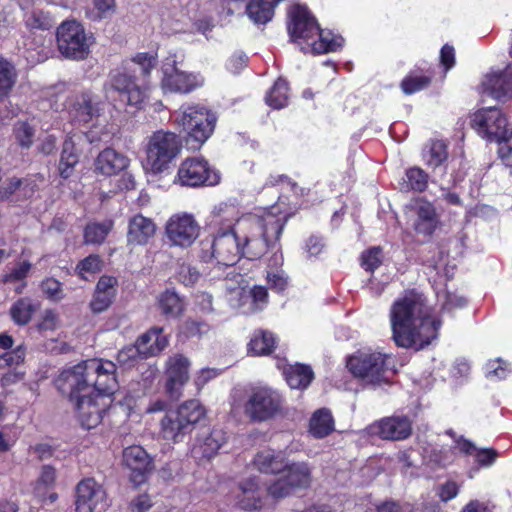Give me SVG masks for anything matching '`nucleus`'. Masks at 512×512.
Listing matches in <instances>:
<instances>
[{
    "instance_id": "1",
    "label": "nucleus",
    "mask_w": 512,
    "mask_h": 512,
    "mask_svg": "<svg viewBox=\"0 0 512 512\" xmlns=\"http://www.w3.org/2000/svg\"><path fill=\"white\" fill-rule=\"evenodd\" d=\"M393 340L398 347L416 351L437 337L440 321L430 316L425 298L415 290L406 291L390 311Z\"/></svg>"
},
{
    "instance_id": "2",
    "label": "nucleus",
    "mask_w": 512,
    "mask_h": 512,
    "mask_svg": "<svg viewBox=\"0 0 512 512\" xmlns=\"http://www.w3.org/2000/svg\"><path fill=\"white\" fill-rule=\"evenodd\" d=\"M115 373L116 364L112 361L91 359L62 371L55 385L60 393L74 395L75 391L81 390L109 401V396L118 387Z\"/></svg>"
},
{
    "instance_id": "3",
    "label": "nucleus",
    "mask_w": 512,
    "mask_h": 512,
    "mask_svg": "<svg viewBox=\"0 0 512 512\" xmlns=\"http://www.w3.org/2000/svg\"><path fill=\"white\" fill-rule=\"evenodd\" d=\"M157 63L154 54H136L122 71L111 75V88L119 93L121 101L138 107L146 97L149 77Z\"/></svg>"
},
{
    "instance_id": "4",
    "label": "nucleus",
    "mask_w": 512,
    "mask_h": 512,
    "mask_svg": "<svg viewBox=\"0 0 512 512\" xmlns=\"http://www.w3.org/2000/svg\"><path fill=\"white\" fill-rule=\"evenodd\" d=\"M205 416L206 410L198 400L185 401L176 409L166 411L160 421L162 436L174 443L182 442Z\"/></svg>"
},
{
    "instance_id": "5",
    "label": "nucleus",
    "mask_w": 512,
    "mask_h": 512,
    "mask_svg": "<svg viewBox=\"0 0 512 512\" xmlns=\"http://www.w3.org/2000/svg\"><path fill=\"white\" fill-rule=\"evenodd\" d=\"M217 116L202 105H191L183 109L178 123L186 132V145L199 150L214 132Z\"/></svg>"
},
{
    "instance_id": "6",
    "label": "nucleus",
    "mask_w": 512,
    "mask_h": 512,
    "mask_svg": "<svg viewBox=\"0 0 512 512\" xmlns=\"http://www.w3.org/2000/svg\"><path fill=\"white\" fill-rule=\"evenodd\" d=\"M284 399L270 387H255L248 394L244 414L250 421L261 423L273 419L282 412Z\"/></svg>"
},
{
    "instance_id": "7",
    "label": "nucleus",
    "mask_w": 512,
    "mask_h": 512,
    "mask_svg": "<svg viewBox=\"0 0 512 512\" xmlns=\"http://www.w3.org/2000/svg\"><path fill=\"white\" fill-rule=\"evenodd\" d=\"M181 147L182 140L175 133L163 130L154 132L147 145V163L152 172H163L180 153Z\"/></svg>"
},
{
    "instance_id": "8",
    "label": "nucleus",
    "mask_w": 512,
    "mask_h": 512,
    "mask_svg": "<svg viewBox=\"0 0 512 512\" xmlns=\"http://www.w3.org/2000/svg\"><path fill=\"white\" fill-rule=\"evenodd\" d=\"M280 474L266 488L267 494L276 500L288 497L297 490L308 488L312 481L311 469L304 462L291 464L286 462V467Z\"/></svg>"
},
{
    "instance_id": "9",
    "label": "nucleus",
    "mask_w": 512,
    "mask_h": 512,
    "mask_svg": "<svg viewBox=\"0 0 512 512\" xmlns=\"http://www.w3.org/2000/svg\"><path fill=\"white\" fill-rule=\"evenodd\" d=\"M57 45L60 53L74 60L85 59L93 42L92 35L75 20L65 21L57 28Z\"/></svg>"
},
{
    "instance_id": "10",
    "label": "nucleus",
    "mask_w": 512,
    "mask_h": 512,
    "mask_svg": "<svg viewBox=\"0 0 512 512\" xmlns=\"http://www.w3.org/2000/svg\"><path fill=\"white\" fill-rule=\"evenodd\" d=\"M61 394L66 396L73 404L79 423L88 430L97 427L101 423L103 415L110 405V401L105 397H99L81 390L75 391L74 395L70 393Z\"/></svg>"
},
{
    "instance_id": "11",
    "label": "nucleus",
    "mask_w": 512,
    "mask_h": 512,
    "mask_svg": "<svg viewBox=\"0 0 512 512\" xmlns=\"http://www.w3.org/2000/svg\"><path fill=\"white\" fill-rule=\"evenodd\" d=\"M387 356L380 352H358L347 360V368L366 383L376 384L387 381Z\"/></svg>"
},
{
    "instance_id": "12",
    "label": "nucleus",
    "mask_w": 512,
    "mask_h": 512,
    "mask_svg": "<svg viewBox=\"0 0 512 512\" xmlns=\"http://www.w3.org/2000/svg\"><path fill=\"white\" fill-rule=\"evenodd\" d=\"M470 125L479 135L490 142H497L499 147L509 138L511 132L507 129V119L496 107L481 109L474 113Z\"/></svg>"
},
{
    "instance_id": "13",
    "label": "nucleus",
    "mask_w": 512,
    "mask_h": 512,
    "mask_svg": "<svg viewBox=\"0 0 512 512\" xmlns=\"http://www.w3.org/2000/svg\"><path fill=\"white\" fill-rule=\"evenodd\" d=\"M180 185L188 187L214 186L219 183V173L203 158H187L178 169Z\"/></svg>"
},
{
    "instance_id": "14",
    "label": "nucleus",
    "mask_w": 512,
    "mask_h": 512,
    "mask_svg": "<svg viewBox=\"0 0 512 512\" xmlns=\"http://www.w3.org/2000/svg\"><path fill=\"white\" fill-rule=\"evenodd\" d=\"M200 227L191 214H175L165 226V234L171 245L186 248L199 236Z\"/></svg>"
},
{
    "instance_id": "15",
    "label": "nucleus",
    "mask_w": 512,
    "mask_h": 512,
    "mask_svg": "<svg viewBox=\"0 0 512 512\" xmlns=\"http://www.w3.org/2000/svg\"><path fill=\"white\" fill-rule=\"evenodd\" d=\"M77 512H103L108 507L107 496L102 485L93 478H86L76 486Z\"/></svg>"
},
{
    "instance_id": "16",
    "label": "nucleus",
    "mask_w": 512,
    "mask_h": 512,
    "mask_svg": "<svg viewBox=\"0 0 512 512\" xmlns=\"http://www.w3.org/2000/svg\"><path fill=\"white\" fill-rule=\"evenodd\" d=\"M240 247L239 232L232 228L227 229L219 232L210 243L211 257L218 264L232 266L241 257Z\"/></svg>"
},
{
    "instance_id": "17",
    "label": "nucleus",
    "mask_w": 512,
    "mask_h": 512,
    "mask_svg": "<svg viewBox=\"0 0 512 512\" xmlns=\"http://www.w3.org/2000/svg\"><path fill=\"white\" fill-rule=\"evenodd\" d=\"M190 361L182 354L170 356L165 365V391L167 395L178 400L183 386L189 380Z\"/></svg>"
},
{
    "instance_id": "18",
    "label": "nucleus",
    "mask_w": 512,
    "mask_h": 512,
    "mask_svg": "<svg viewBox=\"0 0 512 512\" xmlns=\"http://www.w3.org/2000/svg\"><path fill=\"white\" fill-rule=\"evenodd\" d=\"M288 15L290 18L288 32L293 42L303 40L308 43L310 39L314 38L319 30V25L306 6L294 5Z\"/></svg>"
},
{
    "instance_id": "19",
    "label": "nucleus",
    "mask_w": 512,
    "mask_h": 512,
    "mask_svg": "<svg viewBox=\"0 0 512 512\" xmlns=\"http://www.w3.org/2000/svg\"><path fill=\"white\" fill-rule=\"evenodd\" d=\"M102 110L101 101L91 91L75 95L68 107L71 122L79 125L92 122L100 116Z\"/></svg>"
},
{
    "instance_id": "20",
    "label": "nucleus",
    "mask_w": 512,
    "mask_h": 512,
    "mask_svg": "<svg viewBox=\"0 0 512 512\" xmlns=\"http://www.w3.org/2000/svg\"><path fill=\"white\" fill-rule=\"evenodd\" d=\"M162 87L170 92L189 93L198 83L196 76L187 74L177 67L175 56H169L163 63Z\"/></svg>"
},
{
    "instance_id": "21",
    "label": "nucleus",
    "mask_w": 512,
    "mask_h": 512,
    "mask_svg": "<svg viewBox=\"0 0 512 512\" xmlns=\"http://www.w3.org/2000/svg\"><path fill=\"white\" fill-rule=\"evenodd\" d=\"M372 435L384 440L401 441L412 433V423L407 416L385 417L369 426Z\"/></svg>"
},
{
    "instance_id": "22",
    "label": "nucleus",
    "mask_w": 512,
    "mask_h": 512,
    "mask_svg": "<svg viewBox=\"0 0 512 512\" xmlns=\"http://www.w3.org/2000/svg\"><path fill=\"white\" fill-rule=\"evenodd\" d=\"M123 463L131 471V481L140 485L154 469L153 459L138 445L129 446L123 451Z\"/></svg>"
},
{
    "instance_id": "23",
    "label": "nucleus",
    "mask_w": 512,
    "mask_h": 512,
    "mask_svg": "<svg viewBox=\"0 0 512 512\" xmlns=\"http://www.w3.org/2000/svg\"><path fill=\"white\" fill-rule=\"evenodd\" d=\"M288 218V214L275 215L267 212L262 216L252 217L249 221L254 226L255 232H259L270 247H276V244H280V236Z\"/></svg>"
},
{
    "instance_id": "24",
    "label": "nucleus",
    "mask_w": 512,
    "mask_h": 512,
    "mask_svg": "<svg viewBox=\"0 0 512 512\" xmlns=\"http://www.w3.org/2000/svg\"><path fill=\"white\" fill-rule=\"evenodd\" d=\"M239 226L242 228V233H239L241 256L255 260L268 252L270 244L259 232H255L249 219L241 222Z\"/></svg>"
},
{
    "instance_id": "25",
    "label": "nucleus",
    "mask_w": 512,
    "mask_h": 512,
    "mask_svg": "<svg viewBox=\"0 0 512 512\" xmlns=\"http://www.w3.org/2000/svg\"><path fill=\"white\" fill-rule=\"evenodd\" d=\"M423 156L426 165L431 169L432 181L442 185L448 166L447 144L442 140H432Z\"/></svg>"
},
{
    "instance_id": "26",
    "label": "nucleus",
    "mask_w": 512,
    "mask_h": 512,
    "mask_svg": "<svg viewBox=\"0 0 512 512\" xmlns=\"http://www.w3.org/2000/svg\"><path fill=\"white\" fill-rule=\"evenodd\" d=\"M130 159L114 148L103 149L94 160V172L103 176H113L126 170Z\"/></svg>"
},
{
    "instance_id": "27",
    "label": "nucleus",
    "mask_w": 512,
    "mask_h": 512,
    "mask_svg": "<svg viewBox=\"0 0 512 512\" xmlns=\"http://www.w3.org/2000/svg\"><path fill=\"white\" fill-rule=\"evenodd\" d=\"M156 224L151 218L137 214L130 218L127 229V244L145 245L156 233Z\"/></svg>"
},
{
    "instance_id": "28",
    "label": "nucleus",
    "mask_w": 512,
    "mask_h": 512,
    "mask_svg": "<svg viewBox=\"0 0 512 512\" xmlns=\"http://www.w3.org/2000/svg\"><path fill=\"white\" fill-rule=\"evenodd\" d=\"M484 93L498 101L505 102L512 98V71L505 70L488 75L483 82Z\"/></svg>"
},
{
    "instance_id": "29",
    "label": "nucleus",
    "mask_w": 512,
    "mask_h": 512,
    "mask_svg": "<svg viewBox=\"0 0 512 512\" xmlns=\"http://www.w3.org/2000/svg\"><path fill=\"white\" fill-rule=\"evenodd\" d=\"M116 278L103 275L96 284L93 298L89 304L93 313H102L107 310L116 295Z\"/></svg>"
},
{
    "instance_id": "30",
    "label": "nucleus",
    "mask_w": 512,
    "mask_h": 512,
    "mask_svg": "<svg viewBox=\"0 0 512 512\" xmlns=\"http://www.w3.org/2000/svg\"><path fill=\"white\" fill-rule=\"evenodd\" d=\"M227 439L228 435L223 428L214 427L208 435L200 440L199 445L192 449V454L199 460H209L218 453Z\"/></svg>"
},
{
    "instance_id": "31",
    "label": "nucleus",
    "mask_w": 512,
    "mask_h": 512,
    "mask_svg": "<svg viewBox=\"0 0 512 512\" xmlns=\"http://www.w3.org/2000/svg\"><path fill=\"white\" fill-rule=\"evenodd\" d=\"M235 497L236 505L243 510H259L263 506L262 493L255 478L240 483Z\"/></svg>"
},
{
    "instance_id": "32",
    "label": "nucleus",
    "mask_w": 512,
    "mask_h": 512,
    "mask_svg": "<svg viewBox=\"0 0 512 512\" xmlns=\"http://www.w3.org/2000/svg\"><path fill=\"white\" fill-rule=\"evenodd\" d=\"M39 309V301L30 297H21L10 306L9 316L15 325L26 326Z\"/></svg>"
},
{
    "instance_id": "33",
    "label": "nucleus",
    "mask_w": 512,
    "mask_h": 512,
    "mask_svg": "<svg viewBox=\"0 0 512 512\" xmlns=\"http://www.w3.org/2000/svg\"><path fill=\"white\" fill-rule=\"evenodd\" d=\"M79 158L80 155L77 152L73 138L66 137L62 144L58 164V171L61 178L68 179L73 174L75 166L79 163Z\"/></svg>"
},
{
    "instance_id": "34",
    "label": "nucleus",
    "mask_w": 512,
    "mask_h": 512,
    "mask_svg": "<svg viewBox=\"0 0 512 512\" xmlns=\"http://www.w3.org/2000/svg\"><path fill=\"white\" fill-rule=\"evenodd\" d=\"M254 466L262 473L280 474L286 467L285 458L271 450L257 453L253 460Z\"/></svg>"
},
{
    "instance_id": "35",
    "label": "nucleus",
    "mask_w": 512,
    "mask_h": 512,
    "mask_svg": "<svg viewBox=\"0 0 512 512\" xmlns=\"http://www.w3.org/2000/svg\"><path fill=\"white\" fill-rule=\"evenodd\" d=\"M334 430V419L330 410L321 408L315 411L309 422V432L317 439L328 436Z\"/></svg>"
},
{
    "instance_id": "36",
    "label": "nucleus",
    "mask_w": 512,
    "mask_h": 512,
    "mask_svg": "<svg viewBox=\"0 0 512 512\" xmlns=\"http://www.w3.org/2000/svg\"><path fill=\"white\" fill-rule=\"evenodd\" d=\"M158 303L161 313L169 318L180 317L185 309L184 300L170 289L160 294Z\"/></svg>"
},
{
    "instance_id": "37",
    "label": "nucleus",
    "mask_w": 512,
    "mask_h": 512,
    "mask_svg": "<svg viewBox=\"0 0 512 512\" xmlns=\"http://www.w3.org/2000/svg\"><path fill=\"white\" fill-rule=\"evenodd\" d=\"M286 381L293 389L307 388L314 378V372L309 365L295 364L285 371Z\"/></svg>"
},
{
    "instance_id": "38",
    "label": "nucleus",
    "mask_w": 512,
    "mask_h": 512,
    "mask_svg": "<svg viewBox=\"0 0 512 512\" xmlns=\"http://www.w3.org/2000/svg\"><path fill=\"white\" fill-rule=\"evenodd\" d=\"M15 65L8 59L0 56V101L9 95L17 81Z\"/></svg>"
},
{
    "instance_id": "39",
    "label": "nucleus",
    "mask_w": 512,
    "mask_h": 512,
    "mask_svg": "<svg viewBox=\"0 0 512 512\" xmlns=\"http://www.w3.org/2000/svg\"><path fill=\"white\" fill-rule=\"evenodd\" d=\"M113 228V221L88 223L84 229V241L86 244H101Z\"/></svg>"
},
{
    "instance_id": "40",
    "label": "nucleus",
    "mask_w": 512,
    "mask_h": 512,
    "mask_svg": "<svg viewBox=\"0 0 512 512\" xmlns=\"http://www.w3.org/2000/svg\"><path fill=\"white\" fill-rule=\"evenodd\" d=\"M116 11L115 0H92V7H87L85 16L92 22L110 18Z\"/></svg>"
},
{
    "instance_id": "41",
    "label": "nucleus",
    "mask_w": 512,
    "mask_h": 512,
    "mask_svg": "<svg viewBox=\"0 0 512 512\" xmlns=\"http://www.w3.org/2000/svg\"><path fill=\"white\" fill-rule=\"evenodd\" d=\"M249 351L254 355H268L271 354L275 348V337L271 332L258 331L255 332L253 338L250 340Z\"/></svg>"
},
{
    "instance_id": "42",
    "label": "nucleus",
    "mask_w": 512,
    "mask_h": 512,
    "mask_svg": "<svg viewBox=\"0 0 512 512\" xmlns=\"http://www.w3.org/2000/svg\"><path fill=\"white\" fill-rule=\"evenodd\" d=\"M288 82L283 78H278L266 96V103L274 108L281 109L288 102Z\"/></svg>"
},
{
    "instance_id": "43",
    "label": "nucleus",
    "mask_w": 512,
    "mask_h": 512,
    "mask_svg": "<svg viewBox=\"0 0 512 512\" xmlns=\"http://www.w3.org/2000/svg\"><path fill=\"white\" fill-rule=\"evenodd\" d=\"M316 35L319 36V41L311 44V50L314 54L336 51L344 42V39L341 36H332L331 32H325L320 28Z\"/></svg>"
},
{
    "instance_id": "44",
    "label": "nucleus",
    "mask_w": 512,
    "mask_h": 512,
    "mask_svg": "<svg viewBox=\"0 0 512 512\" xmlns=\"http://www.w3.org/2000/svg\"><path fill=\"white\" fill-rule=\"evenodd\" d=\"M406 182L411 190L422 192L427 188L429 175L419 167L409 168L406 173Z\"/></svg>"
},
{
    "instance_id": "45",
    "label": "nucleus",
    "mask_w": 512,
    "mask_h": 512,
    "mask_svg": "<svg viewBox=\"0 0 512 512\" xmlns=\"http://www.w3.org/2000/svg\"><path fill=\"white\" fill-rule=\"evenodd\" d=\"M27 25L32 29L49 30L55 22L49 12L41 9H34L26 20Z\"/></svg>"
},
{
    "instance_id": "46",
    "label": "nucleus",
    "mask_w": 512,
    "mask_h": 512,
    "mask_svg": "<svg viewBox=\"0 0 512 512\" xmlns=\"http://www.w3.org/2000/svg\"><path fill=\"white\" fill-rule=\"evenodd\" d=\"M31 268L32 264L29 261L20 262L9 272L2 275L1 282L3 284L23 282L26 280Z\"/></svg>"
},
{
    "instance_id": "47",
    "label": "nucleus",
    "mask_w": 512,
    "mask_h": 512,
    "mask_svg": "<svg viewBox=\"0 0 512 512\" xmlns=\"http://www.w3.org/2000/svg\"><path fill=\"white\" fill-rule=\"evenodd\" d=\"M383 260V252L380 247H372L361 255V266L369 272H374Z\"/></svg>"
},
{
    "instance_id": "48",
    "label": "nucleus",
    "mask_w": 512,
    "mask_h": 512,
    "mask_svg": "<svg viewBox=\"0 0 512 512\" xmlns=\"http://www.w3.org/2000/svg\"><path fill=\"white\" fill-rule=\"evenodd\" d=\"M199 270L191 264L183 263L179 266L176 279L185 286L194 285L200 278Z\"/></svg>"
},
{
    "instance_id": "49",
    "label": "nucleus",
    "mask_w": 512,
    "mask_h": 512,
    "mask_svg": "<svg viewBox=\"0 0 512 512\" xmlns=\"http://www.w3.org/2000/svg\"><path fill=\"white\" fill-rule=\"evenodd\" d=\"M431 82L427 76H407L401 82V88L405 94H412L425 87Z\"/></svg>"
},
{
    "instance_id": "50",
    "label": "nucleus",
    "mask_w": 512,
    "mask_h": 512,
    "mask_svg": "<svg viewBox=\"0 0 512 512\" xmlns=\"http://www.w3.org/2000/svg\"><path fill=\"white\" fill-rule=\"evenodd\" d=\"M35 131L26 122L18 123L15 127V136L19 144L24 148H29L33 143Z\"/></svg>"
},
{
    "instance_id": "51",
    "label": "nucleus",
    "mask_w": 512,
    "mask_h": 512,
    "mask_svg": "<svg viewBox=\"0 0 512 512\" xmlns=\"http://www.w3.org/2000/svg\"><path fill=\"white\" fill-rule=\"evenodd\" d=\"M156 332L153 331V328L148 332L142 334L136 340L134 346L138 348L139 353L141 354L142 359H146L150 356H153L152 344H153V336H155Z\"/></svg>"
},
{
    "instance_id": "52",
    "label": "nucleus",
    "mask_w": 512,
    "mask_h": 512,
    "mask_svg": "<svg viewBox=\"0 0 512 512\" xmlns=\"http://www.w3.org/2000/svg\"><path fill=\"white\" fill-rule=\"evenodd\" d=\"M41 290L51 300L62 299V284L54 278H47L42 281Z\"/></svg>"
},
{
    "instance_id": "53",
    "label": "nucleus",
    "mask_w": 512,
    "mask_h": 512,
    "mask_svg": "<svg viewBox=\"0 0 512 512\" xmlns=\"http://www.w3.org/2000/svg\"><path fill=\"white\" fill-rule=\"evenodd\" d=\"M24 358L25 350L21 346H18L14 350L6 352L4 355L0 356V367L19 365L24 361Z\"/></svg>"
},
{
    "instance_id": "54",
    "label": "nucleus",
    "mask_w": 512,
    "mask_h": 512,
    "mask_svg": "<svg viewBox=\"0 0 512 512\" xmlns=\"http://www.w3.org/2000/svg\"><path fill=\"white\" fill-rule=\"evenodd\" d=\"M141 358L138 348L134 345H129L121 349L117 354V362L121 366H131L137 358Z\"/></svg>"
},
{
    "instance_id": "55",
    "label": "nucleus",
    "mask_w": 512,
    "mask_h": 512,
    "mask_svg": "<svg viewBox=\"0 0 512 512\" xmlns=\"http://www.w3.org/2000/svg\"><path fill=\"white\" fill-rule=\"evenodd\" d=\"M77 269L79 270V274L83 275L86 273H96L101 270V259L98 255H89L85 259L79 262L77 265Z\"/></svg>"
},
{
    "instance_id": "56",
    "label": "nucleus",
    "mask_w": 512,
    "mask_h": 512,
    "mask_svg": "<svg viewBox=\"0 0 512 512\" xmlns=\"http://www.w3.org/2000/svg\"><path fill=\"white\" fill-rule=\"evenodd\" d=\"M23 184L22 179L12 177L0 187V201L9 199Z\"/></svg>"
},
{
    "instance_id": "57",
    "label": "nucleus",
    "mask_w": 512,
    "mask_h": 512,
    "mask_svg": "<svg viewBox=\"0 0 512 512\" xmlns=\"http://www.w3.org/2000/svg\"><path fill=\"white\" fill-rule=\"evenodd\" d=\"M497 457H498V452L493 448L478 449L475 453V458H476L477 463L480 466H485V467L492 465L495 462Z\"/></svg>"
},
{
    "instance_id": "58",
    "label": "nucleus",
    "mask_w": 512,
    "mask_h": 512,
    "mask_svg": "<svg viewBox=\"0 0 512 512\" xmlns=\"http://www.w3.org/2000/svg\"><path fill=\"white\" fill-rule=\"evenodd\" d=\"M267 281L269 284V287L271 289H274L278 292H281L285 290L288 284V279L283 275V273L280 272H268L267 274Z\"/></svg>"
},
{
    "instance_id": "59",
    "label": "nucleus",
    "mask_w": 512,
    "mask_h": 512,
    "mask_svg": "<svg viewBox=\"0 0 512 512\" xmlns=\"http://www.w3.org/2000/svg\"><path fill=\"white\" fill-rule=\"evenodd\" d=\"M248 57L243 52L235 53L228 60L227 68L234 74L239 73L247 64Z\"/></svg>"
},
{
    "instance_id": "60",
    "label": "nucleus",
    "mask_w": 512,
    "mask_h": 512,
    "mask_svg": "<svg viewBox=\"0 0 512 512\" xmlns=\"http://www.w3.org/2000/svg\"><path fill=\"white\" fill-rule=\"evenodd\" d=\"M58 316L51 310L47 309L44 311L42 320L38 324V329L43 330H54L57 327Z\"/></svg>"
},
{
    "instance_id": "61",
    "label": "nucleus",
    "mask_w": 512,
    "mask_h": 512,
    "mask_svg": "<svg viewBox=\"0 0 512 512\" xmlns=\"http://www.w3.org/2000/svg\"><path fill=\"white\" fill-rule=\"evenodd\" d=\"M459 491V487L454 481H447L439 487L438 495L442 501L447 502L453 499Z\"/></svg>"
},
{
    "instance_id": "62",
    "label": "nucleus",
    "mask_w": 512,
    "mask_h": 512,
    "mask_svg": "<svg viewBox=\"0 0 512 512\" xmlns=\"http://www.w3.org/2000/svg\"><path fill=\"white\" fill-rule=\"evenodd\" d=\"M506 363L502 359H496L493 361H490L488 363V377H497L499 379H504L507 375V369L504 367Z\"/></svg>"
},
{
    "instance_id": "63",
    "label": "nucleus",
    "mask_w": 512,
    "mask_h": 512,
    "mask_svg": "<svg viewBox=\"0 0 512 512\" xmlns=\"http://www.w3.org/2000/svg\"><path fill=\"white\" fill-rule=\"evenodd\" d=\"M498 152L505 165L512 167V132L509 138L501 144Z\"/></svg>"
},
{
    "instance_id": "64",
    "label": "nucleus",
    "mask_w": 512,
    "mask_h": 512,
    "mask_svg": "<svg viewBox=\"0 0 512 512\" xmlns=\"http://www.w3.org/2000/svg\"><path fill=\"white\" fill-rule=\"evenodd\" d=\"M378 512H415L412 506L406 504L404 506H399L394 502H386L378 506Z\"/></svg>"
}]
</instances>
